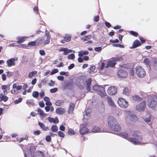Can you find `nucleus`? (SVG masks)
Here are the masks:
<instances>
[{
  "instance_id": "f257e3e1",
  "label": "nucleus",
  "mask_w": 157,
  "mask_h": 157,
  "mask_svg": "<svg viewBox=\"0 0 157 157\" xmlns=\"http://www.w3.org/2000/svg\"><path fill=\"white\" fill-rule=\"evenodd\" d=\"M117 135L127 140H128L130 142L133 144H140L141 143V141L142 140V135L138 131H135L132 135V137L129 139L128 134L124 132L118 133Z\"/></svg>"
},
{
  "instance_id": "f03ea898",
  "label": "nucleus",
  "mask_w": 157,
  "mask_h": 157,
  "mask_svg": "<svg viewBox=\"0 0 157 157\" xmlns=\"http://www.w3.org/2000/svg\"><path fill=\"white\" fill-rule=\"evenodd\" d=\"M136 73L139 77L143 78L146 75L144 69L141 66H136L135 68Z\"/></svg>"
},
{
  "instance_id": "7ed1b4c3",
  "label": "nucleus",
  "mask_w": 157,
  "mask_h": 157,
  "mask_svg": "<svg viewBox=\"0 0 157 157\" xmlns=\"http://www.w3.org/2000/svg\"><path fill=\"white\" fill-rule=\"evenodd\" d=\"M92 88L94 90L98 91L101 97L104 96L105 94L104 88L102 86L94 85L93 86Z\"/></svg>"
},
{
  "instance_id": "20e7f679",
  "label": "nucleus",
  "mask_w": 157,
  "mask_h": 157,
  "mask_svg": "<svg viewBox=\"0 0 157 157\" xmlns=\"http://www.w3.org/2000/svg\"><path fill=\"white\" fill-rule=\"evenodd\" d=\"M117 103L119 106L122 108H126L128 106V102L122 98H119Z\"/></svg>"
},
{
  "instance_id": "39448f33",
  "label": "nucleus",
  "mask_w": 157,
  "mask_h": 157,
  "mask_svg": "<svg viewBox=\"0 0 157 157\" xmlns=\"http://www.w3.org/2000/svg\"><path fill=\"white\" fill-rule=\"evenodd\" d=\"M119 60V59L117 58H114L112 60H109L108 61L105 66L106 68L109 67H113L115 66L116 64V61Z\"/></svg>"
},
{
  "instance_id": "423d86ee",
  "label": "nucleus",
  "mask_w": 157,
  "mask_h": 157,
  "mask_svg": "<svg viewBox=\"0 0 157 157\" xmlns=\"http://www.w3.org/2000/svg\"><path fill=\"white\" fill-rule=\"evenodd\" d=\"M149 99V98H148ZM157 101L155 100L153 98L151 97L150 99H149L148 101L147 105L148 107L151 108H154L156 106Z\"/></svg>"
},
{
  "instance_id": "0eeeda50",
  "label": "nucleus",
  "mask_w": 157,
  "mask_h": 157,
  "mask_svg": "<svg viewBox=\"0 0 157 157\" xmlns=\"http://www.w3.org/2000/svg\"><path fill=\"white\" fill-rule=\"evenodd\" d=\"M125 115H127V117L131 121H135L137 120V117L132 113L129 111L125 112Z\"/></svg>"
},
{
  "instance_id": "6e6552de",
  "label": "nucleus",
  "mask_w": 157,
  "mask_h": 157,
  "mask_svg": "<svg viewBox=\"0 0 157 157\" xmlns=\"http://www.w3.org/2000/svg\"><path fill=\"white\" fill-rule=\"evenodd\" d=\"M108 123L109 127L110 128L117 123L116 120L113 117L109 116L108 117Z\"/></svg>"
},
{
  "instance_id": "1a4fd4ad",
  "label": "nucleus",
  "mask_w": 157,
  "mask_h": 157,
  "mask_svg": "<svg viewBox=\"0 0 157 157\" xmlns=\"http://www.w3.org/2000/svg\"><path fill=\"white\" fill-rule=\"evenodd\" d=\"M117 91V88L115 86H110L108 89V93L110 95H115Z\"/></svg>"
},
{
  "instance_id": "9d476101",
  "label": "nucleus",
  "mask_w": 157,
  "mask_h": 157,
  "mask_svg": "<svg viewBox=\"0 0 157 157\" xmlns=\"http://www.w3.org/2000/svg\"><path fill=\"white\" fill-rule=\"evenodd\" d=\"M92 109L90 107H88L86 108L85 110V114L83 116V118L86 119H88L91 116Z\"/></svg>"
},
{
  "instance_id": "9b49d317",
  "label": "nucleus",
  "mask_w": 157,
  "mask_h": 157,
  "mask_svg": "<svg viewBox=\"0 0 157 157\" xmlns=\"http://www.w3.org/2000/svg\"><path fill=\"white\" fill-rule=\"evenodd\" d=\"M145 104V101H143L141 102L139 105L136 106V109L139 112L143 111L144 109Z\"/></svg>"
},
{
  "instance_id": "f8f14e48",
  "label": "nucleus",
  "mask_w": 157,
  "mask_h": 157,
  "mask_svg": "<svg viewBox=\"0 0 157 157\" xmlns=\"http://www.w3.org/2000/svg\"><path fill=\"white\" fill-rule=\"evenodd\" d=\"M118 75L121 78H125L127 75V73L123 69H120L117 72Z\"/></svg>"
},
{
  "instance_id": "ddd939ff",
  "label": "nucleus",
  "mask_w": 157,
  "mask_h": 157,
  "mask_svg": "<svg viewBox=\"0 0 157 157\" xmlns=\"http://www.w3.org/2000/svg\"><path fill=\"white\" fill-rule=\"evenodd\" d=\"M45 34L47 37L44 42V44L46 45L49 43L51 37L50 35L49 32L47 30L45 31Z\"/></svg>"
},
{
  "instance_id": "4468645a",
  "label": "nucleus",
  "mask_w": 157,
  "mask_h": 157,
  "mask_svg": "<svg viewBox=\"0 0 157 157\" xmlns=\"http://www.w3.org/2000/svg\"><path fill=\"white\" fill-rule=\"evenodd\" d=\"M17 60V59H15L14 58H11L8 59L6 61V63L7 66L9 67H11L12 66L15 65V61Z\"/></svg>"
},
{
  "instance_id": "2eb2a0df",
  "label": "nucleus",
  "mask_w": 157,
  "mask_h": 157,
  "mask_svg": "<svg viewBox=\"0 0 157 157\" xmlns=\"http://www.w3.org/2000/svg\"><path fill=\"white\" fill-rule=\"evenodd\" d=\"M92 81V80L91 78H88L86 81V88L88 91H89L90 90V86L91 84Z\"/></svg>"
},
{
  "instance_id": "dca6fc26",
  "label": "nucleus",
  "mask_w": 157,
  "mask_h": 157,
  "mask_svg": "<svg viewBox=\"0 0 157 157\" xmlns=\"http://www.w3.org/2000/svg\"><path fill=\"white\" fill-rule=\"evenodd\" d=\"M65 89H72L73 88V84L71 82H67L63 85Z\"/></svg>"
},
{
  "instance_id": "f3484780",
  "label": "nucleus",
  "mask_w": 157,
  "mask_h": 157,
  "mask_svg": "<svg viewBox=\"0 0 157 157\" xmlns=\"http://www.w3.org/2000/svg\"><path fill=\"white\" fill-rule=\"evenodd\" d=\"M47 119L50 123H53L56 124L59 122V120L57 117L54 118L49 117Z\"/></svg>"
},
{
  "instance_id": "a211bd4d",
  "label": "nucleus",
  "mask_w": 157,
  "mask_h": 157,
  "mask_svg": "<svg viewBox=\"0 0 157 157\" xmlns=\"http://www.w3.org/2000/svg\"><path fill=\"white\" fill-rule=\"evenodd\" d=\"M106 100L109 104L111 107H115L116 105L111 98L108 96L106 98Z\"/></svg>"
},
{
  "instance_id": "6ab92c4d",
  "label": "nucleus",
  "mask_w": 157,
  "mask_h": 157,
  "mask_svg": "<svg viewBox=\"0 0 157 157\" xmlns=\"http://www.w3.org/2000/svg\"><path fill=\"white\" fill-rule=\"evenodd\" d=\"M141 45L140 41L138 40H135L133 42L132 46L131 47V48H137Z\"/></svg>"
},
{
  "instance_id": "aec40b11",
  "label": "nucleus",
  "mask_w": 157,
  "mask_h": 157,
  "mask_svg": "<svg viewBox=\"0 0 157 157\" xmlns=\"http://www.w3.org/2000/svg\"><path fill=\"white\" fill-rule=\"evenodd\" d=\"M65 110L63 108H57L56 110V113L59 115H62L65 113Z\"/></svg>"
},
{
  "instance_id": "412c9836",
  "label": "nucleus",
  "mask_w": 157,
  "mask_h": 157,
  "mask_svg": "<svg viewBox=\"0 0 157 157\" xmlns=\"http://www.w3.org/2000/svg\"><path fill=\"white\" fill-rule=\"evenodd\" d=\"M59 51H63V54L64 55H67L68 54L72 52V50L68 49L66 48H62L60 49Z\"/></svg>"
},
{
  "instance_id": "4be33fe9",
  "label": "nucleus",
  "mask_w": 157,
  "mask_h": 157,
  "mask_svg": "<svg viewBox=\"0 0 157 157\" xmlns=\"http://www.w3.org/2000/svg\"><path fill=\"white\" fill-rule=\"evenodd\" d=\"M75 106V105L73 103L71 102L70 103L69 106V108L68 110V113L69 114L72 113Z\"/></svg>"
},
{
  "instance_id": "5701e85b",
  "label": "nucleus",
  "mask_w": 157,
  "mask_h": 157,
  "mask_svg": "<svg viewBox=\"0 0 157 157\" xmlns=\"http://www.w3.org/2000/svg\"><path fill=\"white\" fill-rule=\"evenodd\" d=\"M110 128H111L112 130L115 131H118L121 129V127L119 124L117 123H116L112 127H111Z\"/></svg>"
},
{
  "instance_id": "b1692460",
  "label": "nucleus",
  "mask_w": 157,
  "mask_h": 157,
  "mask_svg": "<svg viewBox=\"0 0 157 157\" xmlns=\"http://www.w3.org/2000/svg\"><path fill=\"white\" fill-rule=\"evenodd\" d=\"M38 124L40 128L43 130L46 131L49 129L48 127V126L46 127L45 125L43 123L38 121Z\"/></svg>"
},
{
  "instance_id": "393cba45",
  "label": "nucleus",
  "mask_w": 157,
  "mask_h": 157,
  "mask_svg": "<svg viewBox=\"0 0 157 157\" xmlns=\"http://www.w3.org/2000/svg\"><path fill=\"white\" fill-rule=\"evenodd\" d=\"M88 130V129L85 127H83L82 128L80 127L79 131L81 135H83L87 132Z\"/></svg>"
},
{
  "instance_id": "a878e982",
  "label": "nucleus",
  "mask_w": 157,
  "mask_h": 157,
  "mask_svg": "<svg viewBox=\"0 0 157 157\" xmlns=\"http://www.w3.org/2000/svg\"><path fill=\"white\" fill-rule=\"evenodd\" d=\"M44 154L42 151H36L35 153V157H44Z\"/></svg>"
},
{
  "instance_id": "bb28decb",
  "label": "nucleus",
  "mask_w": 157,
  "mask_h": 157,
  "mask_svg": "<svg viewBox=\"0 0 157 157\" xmlns=\"http://www.w3.org/2000/svg\"><path fill=\"white\" fill-rule=\"evenodd\" d=\"M92 131L93 132L95 133L101 132L102 130L99 127L95 126L92 129Z\"/></svg>"
},
{
  "instance_id": "cd10ccee",
  "label": "nucleus",
  "mask_w": 157,
  "mask_h": 157,
  "mask_svg": "<svg viewBox=\"0 0 157 157\" xmlns=\"http://www.w3.org/2000/svg\"><path fill=\"white\" fill-rule=\"evenodd\" d=\"M123 93L127 96H128L130 94V91L128 87H124V88Z\"/></svg>"
},
{
  "instance_id": "c85d7f7f",
  "label": "nucleus",
  "mask_w": 157,
  "mask_h": 157,
  "mask_svg": "<svg viewBox=\"0 0 157 157\" xmlns=\"http://www.w3.org/2000/svg\"><path fill=\"white\" fill-rule=\"evenodd\" d=\"M26 38H27V37H17V39L18 40L17 41V42L19 44L23 42L25 40V39Z\"/></svg>"
},
{
  "instance_id": "c756f323",
  "label": "nucleus",
  "mask_w": 157,
  "mask_h": 157,
  "mask_svg": "<svg viewBox=\"0 0 157 157\" xmlns=\"http://www.w3.org/2000/svg\"><path fill=\"white\" fill-rule=\"evenodd\" d=\"M144 63L147 67H148L150 68H151L150 61L149 59L147 58L145 59L144 60Z\"/></svg>"
},
{
  "instance_id": "7c9ffc66",
  "label": "nucleus",
  "mask_w": 157,
  "mask_h": 157,
  "mask_svg": "<svg viewBox=\"0 0 157 157\" xmlns=\"http://www.w3.org/2000/svg\"><path fill=\"white\" fill-rule=\"evenodd\" d=\"M0 99L1 100H3L4 102L6 101L8 99V97L4 96L2 93L0 94Z\"/></svg>"
},
{
  "instance_id": "2f4dec72",
  "label": "nucleus",
  "mask_w": 157,
  "mask_h": 157,
  "mask_svg": "<svg viewBox=\"0 0 157 157\" xmlns=\"http://www.w3.org/2000/svg\"><path fill=\"white\" fill-rule=\"evenodd\" d=\"M36 147L35 146H31L30 147L31 157H34V152L36 150Z\"/></svg>"
},
{
  "instance_id": "473e14b6",
  "label": "nucleus",
  "mask_w": 157,
  "mask_h": 157,
  "mask_svg": "<svg viewBox=\"0 0 157 157\" xmlns=\"http://www.w3.org/2000/svg\"><path fill=\"white\" fill-rule=\"evenodd\" d=\"M132 98L133 100L137 101H140L142 100L141 98L139 97L138 96L136 95L132 96Z\"/></svg>"
},
{
  "instance_id": "72a5a7b5",
  "label": "nucleus",
  "mask_w": 157,
  "mask_h": 157,
  "mask_svg": "<svg viewBox=\"0 0 157 157\" xmlns=\"http://www.w3.org/2000/svg\"><path fill=\"white\" fill-rule=\"evenodd\" d=\"M83 80L81 78H78L77 79L76 83L78 85H82V83H83Z\"/></svg>"
},
{
  "instance_id": "f704fd0d",
  "label": "nucleus",
  "mask_w": 157,
  "mask_h": 157,
  "mask_svg": "<svg viewBox=\"0 0 157 157\" xmlns=\"http://www.w3.org/2000/svg\"><path fill=\"white\" fill-rule=\"evenodd\" d=\"M51 130L52 132H56L58 131V127L56 125H52L51 128Z\"/></svg>"
},
{
  "instance_id": "c9c22d12",
  "label": "nucleus",
  "mask_w": 157,
  "mask_h": 157,
  "mask_svg": "<svg viewBox=\"0 0 157 157\" xmlns=\"http://www.w3.org/2000/svg\"><path fill=\"white\" fill-rule=\"evenodd\" d=\"M21 86H17L16 83H14L13 85V89H16L17 90H19L21 89L22 88Z\"/></svg>"
},
{
  "instance_id": "e433bc0d",
  "label": "nucleus",
  "mask_w": 157,
  "mask_h": 157,
  "mask_svg": "<svg viewBox=\"0 0 157 157\" xmlns=\"http://www.w3.org/2000/svg\"><path fill=\"white\" fill-rule=\"evenodd\" d=\"M152 61L154 62L153 63V68L155 70H157V61H156V58H153L152 59Z\"/></svg>"
},
{
  "instance_id": "4c0bfd02",
  "label": "nucleus",
  "mask_w": 157,
  "mask_h": 157,
  "mask_svg": "<svg viewBox=\"0 0 157 157\" xmlns=\"http://www.w3.org/2000/svg\"><path fill=\"white\" fill-rule=\"evenodd\" d=\"M64 102V101L62 100H58L56 103L55 104L57 106H60L62 105Z\"/></svg>"
},
{
  "instance_id": "58836bf2",
  "label": "nucleus",
  "mask_w": 157,
  "mask_h": 157,
  "mask_svg": "<svg viewBox=\"0 0 157 157\" xmlns=\"http://www.w3.org/2000/svg\"><path fill=\"white\" fill-rule=\"evenodd\" d=\"M92 37V36L89 35L87 36H85L83 37H81L82 40L84 41H87L90 39Z\"/></svg>"
},
{
  "instance_id": "ea45409f",
  "label": "nucleus",
  "mask_w": 157,
  "mask_h": 157,
  "mask_svg": "<svg viewBox=\"0 0 157 157\" xmlns=\"http://www.w3.org/2000/svg\"><path fill=\"white\" fill-rule=\"evenodd\" d=\"M64 38L65 41L68 42L71 40V37L70 36L68 35H66Z\"/></svg>"
},
{
  "instance_id": "a19ab883",
  "label": "nucleus",
  "mask_w": 157,
  "mask_h": 157,
  "mask_svg": "<svg viewBox=\"0 0 157 157\" xmlns=\"http://www.w3.org/2000/svg\"><path fill=\"white\" fill-rule=\"evenodd\" d=\"M37 72V71H33L30 72L29 74V77L30 78L32 77L33 76L36 75Z\"/></svg>"
},
{
  "instance_id": "79ce46f5",
  "label": "nucleus",
  "mask_w": 157,
  "mask_h": 157,
  "mask_svg": "<svg viewBox=\"0 0 157 157\" xmlns=\"http://www.w3.org/2000/svg\"><path fill=\"white\" fill-rule=\"evenodd\" d=\"M112 46L114 47H119L122 48H124V45L120 44H113Z\"/></svg>"
},
{
  "instance_id": "37998d69",
  "label": "nucleus",
  "mask_w": 157,
  "mask_h": 157,
  "mask_svg": "<svg viewBox=\"0 0 157 157\" xmlns=\"http://www.w3.org/2000/svg\"><path fill=\"white\" fill-rule=\"evenodd\" d=\"M39 93L37 91H33L32 93L33 96L34 98H37L39 96Z\"/></svg>"
},
{
  "instance_id": "c03bdc74",
  "label": "nucleus",
  "mask_w": 157,
  "mask_h": 157,
  "mask_svg": "<svg viewBox=\"0 0 157 157\" xmlns=\"http://www.w3.org/2000/svg\"><path fill=\"white\" fill-rule=\"evenodd\" d=\"M59 74L61 75H65L66 76H68L69 75V73L68 72H64L63 71H61Z\"/></svg>"
},
{
  "instance_id": "a18cd8bd",
  "label": "nucleus",
  "mask_w": 157,
  "mask_h": 157,
  "mask_svg": "<svg viewBox=\"0 0 157 157\" xmlns=\"http://www.w3.org/2000/svg\"><path fill=\"white\" fill-rule=\"evenodd\" d=\"M95 69V66H93L88 69V72L89 73H91V72H93Z\"/></svg>"
},
{
  "instance_id": "49530a36",
  "label": "nucleus",
  "mask_w": 157,
  "mask_h": 157,
  "mask_svg": "<svg viewBox=\"0 0 157 157\" xmlns=\"http://www.w3.org/2000/svg\"><path fill=\"white\" fill-rule=\"evenodd\" d=\"M22 98H19L17 100H16L14 101V102L15 104H18L22 101Z\"/></svg>"
},
{
  "instance_id": "de8ad7c7",
  "label": "nucleus",
  "mask_w": 157,
  "mask_h": 157,
  "mask_svg": "<svg viewBox=\"0 0 157 157\" xmlns=\"http://www.w3.org/2000/svg\"><path fill=\"white\" fill-rule=\"evenodd\" d=\"M58 134L61 137L63 138L65 136V134L64 133L61 131H59L58 132Z\"/></svg>"
},
{
  "instance_id": "09e8293b",
  "label": "nucleus",
  "mask_w": 157,
  "mask_h": 157,
  "mask_svg": "<svg viewBox=\"0 0 157 157\" xmlns=\"http://www.w3.org/2000/svg\"><path fill=\"white\" fill-rule=\"evenodd\" d=\"M67 57L69 59H73L75 58V56L74 54L72 53L69 55Z\"/></svg>"
},
{
  "instance_id": "8fccbe9b",
  "label": "nucleus",
  "mask_w": 157,
  "mask_h": 157,
  "mask_svg": "<svg viewBox=\"0 0 157 157\" xmlns=\"http://www.w3.org/2000/svg\"><path fill=\"white\" fill-rule=\"evenodd\" d=\"M26 103L28 105L31 104H33L34 101L33 100L31 99L27 100L26 101Z\"/></svg>"
},
{
  "instance_id": "3c124183",
  "label": "nucleus",
  "mask_w": 157,
  "mask_h": 157,
  "mask_svg": "<svg viewBox=\"0 0 157 157\" xmlns=\"http://www.w3.org/2000/svg\"><path fill=\"white\" fill-rule=\"evenodd\" d=\"M68 134L71 136L74 135L75 134V132H74L71 129H70L68 130Z\"/></svg>"
},
{
  "instance_id": "603ef678",
  "label": "nucleus",
  "mask_w": 157,
  "mask_h": 157,
  "mask_svg": "<svg viewBox=\"0 0 157 157\" xmlns=\"http://www.w3.org/2000/svg\"><path fill=\"white\" fill-rule=\"evenodd\" d=\"M36 42H37V41H31L29 42L28 44V45H29L33 46L36 45V43H37Z\"/></svg>"
},
{
  "instance_id": "864d4df0",
  "label": "nucleus",
  "mask_w": 157,
  "mask_h": 157,
  "mask_svg": "<svg viewBox=\"0 0 157 157\" xmlns=\"http://www.w3.org/2000/svg\"><path fill=\"white\" fill-rule=\"evenodd\" d=\"M151 120L150 115H148V117H146L144 119V121L145 122H149Z\"/></svg>"
},
{
  "instance_id": "5fc2aeb1",
  "label": "nucleus",
  "mask_w": 157,
  "mask_h": 157,
  "mask_svg": "<svg viewBox=\"0 0 157 157\" xmlns=\"http://www.w3.org/2000/svg\"><path fill=\"white\" fill-rule=\"evenodd\" d=\"M58 90V89L57 88H54L51 89L50 90V92L51 93H54L57 92Z\"/></svg>"
},
{
  "instance_id": "6e6d98bb",
  "label": "nucleus",
  "mask_w": 157,
  "mask_h": 157,
  "mask_svg": "<svg viewBox=\"0 0 157 157\" xmlns=\"http://www.w3.org/2000/svg\"><path fill=\"white\" fill-rule=\"evenodd\" d=\"M45 140L47 141L50 142L51 140V136L49 135L47 136L46 137Z\"/></svg>"
},
{
  "instance_id": "4d7b16f0",
  "label": "nucleus",
  "mask_w": 157,
  "mask_h": 157,
  "mask_svg": "<svg viewBox=\"0 0 157 157\" xmlns=\"http://www.w3.org/2000/svg\"><path fill=\"white\" fill-rule=\"evenodd\" d=\"M130 33L131 35L135 36H136L138 35V33L134 31H131Z\"/></svg>"
},
{
  "instance_id": "13d9d810",
  "label": "nucleus",
  "mask_w": 157,
  "mask_h": 157,
  "mask_svg": "<svg viewBox=\"0 0 157 157\" xmlns=\"http://www.w3.org/2000/svg\"><path fill=\"white\" fill-rule=\"evenodd\" d=\"M36 111L38 113V114L40 115L44 113L43 111L40 108H37Z\"/></svg>"
},
{
  "instance_id": "bf43d9fd",
  "label": "nucleus",
  "mask_w": 157,
  "mask_h": 157,
  "mask_svg": "<svg viewBox=\"0 0 157 157\" xmlns=\"http://www.w3.org/2000/svg\"><path fill=\"white\" fill-rule=\"evenodd\" d=\"M7 76L8 77L12 76L13 73L12 72L10 71H7L6 72Z\"/></svg>"
},
{
  "instance_id": "052dcab7",
  "label": "nucleus",
  "mask_w": 157,
  "mask_h": 157,
  "mask_svg": "<svg viewBox=\"0 0 157 157\" xmlns=\"http://www.w3.org/2000/svg\"><path fill=\"white\" fill-rule=\"evenodd\" d=\"M40 133V131L39 130L35 131L33 132V133L35 135L38 136Z\"/></svg>"
},
{
  "instance_id": "680f3d73",
  "label": "nucleus",
  "mask_w": 157,
  "mask_h": 157,
  "mask_svg": "<svg viewBox=\"0 0 157 157\" xmlns=\"http://www.w3.org/2000/svg\"><path fill=\"white\" fill-rule=\"evenodd\" d=\"M58 72V70L57 69H54L53 71L51 72V74L52 75H54Z\"/></svg>"
},
{
  "instance_id": "e2e57ef3",
  "label": "nucleus",
  "mask_w": 157,
  "mask_h": 157,
  "mask_svg": "<svg viewBox=\"0 0 157 157\" xmlns=\"http://www.w3.org/2000/svg\"><path fill=\"white\" fill-rule=\"evenodd\" d=\"M10 85H3L2 86V90H6V89H7L9 87Z\"/></svg>"
},
{
  "instance_id": "0e129e2a",
  "label": "nucleus",
  "mask_w": 157,
  "mask_h": 157,
  "mask_svg": "<svg viewBox=\"0 0 157 157\" xmlns=\"http://www.w3.org/2000/svg\"><path fill=\"white\" fill-rule=\"evenodd\" d=\"M57 78L58 80L61 81H63L64 79V77L61 75H59Z\"/></svg>"
},
{
  "instance_id": "69168bd1",
  "label": "nucleus",
  "mask_w": 157,
  "mask_h": 157,
  "mask_svg": "<svg viewBox=\"0 0 157 157\" xmlns=\"http://www.w3.org/2000/svg\"><path fill=\"white\" fill-rule=\"evenodd\" d=\"M101 49H102V48L101 47H95L94 48V50L95 51L98 52L100 51L101 50Z\"/></svg>"
},
{
  "instance_id": "338daca9",
  "label": "nucleus",
  "mask_w": 157,
  "mask_h": 157,
  "mask_svg": "<svg viewBox=\"0 0 157 157\" xmlns=\"http://www.w3.org/2000/svg\"><path fill=\"white\" fill-rule=\"evenodd\" d=\"M99 20V16L98 15H97L94 17V21L95 22H98Z\"/></svg>"
},
{
  "instance_id": "774afa93",
  "label": "nucleus",
  "mask_w": 157,
  "mask_h": 157,
  "mask_svg": "<svg viewBox=\"0 0 157 157\" xmlns=\"http://www.w3.org/2000/svg\"><path fill=\"white\" fill-rule=\"evenodd\" d=\"M39 105L41 107H43L44 106V104L43 102L40 101L39 102Z\"/></svg>"
}]
</instances>
